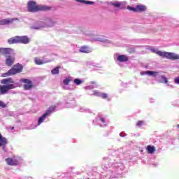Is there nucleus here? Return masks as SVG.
<instances>
[{
    "instance_id": "c756f323",
    "label": "nucleus",
    "mask_w": 179,
    "mask_h": 179,
    "mask_svg": "<svg viewBox=\"0 0 179 179\" xmlns=\"http://www.w3.org/2000/svg\"><path fill=\"white\" fill-rule=\"evenodd\" d=\"M42 27H45V25H44V24L43 23H40L38 25L31 27V29H42Z\"/></svg>"
},
{
    "instance_id": "412c9836",
    "label": "nucleus",
    "mask_w": 179,
    "mask_h": 179,
    "mask_svg": "<svg viewBox=\"0 0 179 179\" xmlns=\"http://www.w3.org/2000/svg\"><path fill=\"white\" fill-rule=\"evenodd\" d=\"M13 20L11 19H3L0 20V26H6V24H10Z\"/></svg>"
},
{
    "instance_id": "6e6552de",
    "label": "nucleus",
    "mask_w": 179,
    "mask_h": 179,
    "mask_svg": "<svg viewBox=\"0 0 179 179\" xmlns=\"http://www.w3.org/2000/svg\"><path fill=\"white\" fill-rule=\"evenodd\" d=\"M55 110V108L54 106H52L48 108V110L42 115L41 116L38 120V125H40L41 124H43L45 120H47V117L50 116L51 113Z\"/></svg>"
},
{
    "instance_id": "f8f14e48",
    "label": "nucleus",
    "mask_w": 179,
    "mask_h": 179,
    "mask_svg": "<svg viewBox=\"0 0 179 179\" xmlns=\"http://www.w3.org/2000/svg\"><path fill=\"white\" fill-rule=\"evenodd\" d=\"M34 61L36 65H43L44 64H48V62H51L52 60L48 59H41L40 57H35Z\"/></svg>"
},
{
    "instance_id": "2eb2a0df",
    "label": "nucleus",
    "mask_w": 179,
    "mask_h": 179,
    "mask_svg": "<svg viewBox=\"0 0 179 179\" xmlns=\"http://www.w3.org/2000/svg\"><path fill=\"white\" fill-rule=\"evenodd\" d=\"M80 52H82L83 54H90L92 52V50L90 47L87 45H83L81 46L79 49Z\"/></svg>"
},
{
    "instance_id": "0eeeda50",
    "label": "nucleus",
    "mask_w": 179,
    "mask_h": 179,
    "mask_svg": "<svg viewBox=\"0 0 179 179\" xmlns=\"http://www.w3.org/2000/svg\"><path fill=\"white\" fill-rule=\"evenodd\" d=\"M72 82L71 77H66L63 80V89L65 90H73L75 89V85H69Z\"/></svg>"
},
{
    "instance_id": "c85d7f7f",
    "label": "nucleus",
    "mask_w": 179,
    "mask_h": 179,
    "mask_svg": "<svg viewBox=\"0 0 179 179\" xmlns=\"http://www.w3.org/2000/svg\"><path fill=\"white\" fill-rule=\"evenodd\" d=\"M77 2H80V3H85V5H93L92 1H89L86 0H76Z\"/></svg>"
},
{
    "instance_id": "a19ab883",
    "label": "nucleus",
    "mask_w": 179,
    "mask_h": 179,
    "mask_svg": "<svg viewBox=\"0 0 179 179\" xmlns=\"http://www.w3.org/2000/svg\"><path fill=\"white\" fill-rule=\"evenodd\" d=\"M67 107H72V106H67Z\"/></svg>"
},
{
    "instance_id": "79ce46f5",
    "label": "nucleus",
    "mask_w": 179,
    "mask_h": 179,
    "mask_svg": "<svg viewBox=\"0 0 179 179\" xmlns=\"http://www.w3.org/2000/svg\"><path fill=\"white\" fill-rule=\"evenodd\" d=\"M177 127H178V128H179V124H178V126H177Z\"/></svg>"
},
{
    "instance_id": "7c9ffc66",
    "label": "nucleus",
    "mask_w": 179,
    "mask_h": 179,
    "mask_svg": "<svg viewBox=\"0 0 179 179\" xmlns=\"http://www.w3.org/2000/svg\"><path fill=\"white\" fill-rule=\"evenodd\" d=\"M91 96H96V97H100L101 96V92L97 90H94L92 92V94H90Z\"/></svg>"
},
{
    "instance_id": "7ed1b4c3",
    "label": "nucleus",
    "mask_w": 179,
    "mask_h": 179,
    "mask_svg": "<svg viewBox=\"0 0 179 179\" xmlns=\"http://www.w3.org/2000/svg\"><path fill=\"white\" fill-rule=\"evenodd\" d=\"M85 38L90 41H98L99 43H103V44H110L111 41L107 39L106 37L101 35H94V33L87 31L85 33Z\"/></svg>"
},
{
    "instance_id": "423d86ee",
    "label": "nucleus",
    "mask_w": 179,
    "mask_h": 179,
    "mask_svg": "<svg viewBox=\"0 0 179 179\" xmlns=\"http://www.w3.org/2000/svg\"><path fill=\"white\" fill-rule=\"evenodd\" d=\"M23 159L19 156H13L6 159V162L8 166H17L22 163Z\"/></svg>"
},
{
    "instance_id": "c9c22d12",
    "label": "nucleus",
    "mask_w": 179,
    "mask_h": 179,
    "mask_svg": "<svg viewBox=\"0 0 179 179\" xmlns=\"http://www.w3.org/2000/svg\"><path fill=\"white\" fill-rule=\"evenodd\" d=\"M0 107H2L3 108L6 107V105L3 101H0Z\"/></svg>"
},
{
    "instance_id": "39448f33",
    "label": "nucleus",
    "mask_w": 179,
    "mask_h": 179,
    "mask_svg": "<svg viewBox=\"0 0 179 179\" xmlns=\"http://www.w3.org/2000/svg\"><path fill=\"white\" fill-rule=\"evenodd\" d=\"M23 69V66L21 64H15L13 66L12 69L9 70L8 73L2 74L3 78H6L7 76H10V75H16V73H20Z\"/></svg>"
},
{
    "instance_id": "4c0bfd02",
    "label": "nucleus",
    "mask_w": 179,
    "mask_h": 179,
    "mask_svg": "<svg viewBox=\"0 0 179 179\" xmlns=\"http://www.w3.org/2000/svg\"><path fill=\"white\" fill-rule=\"evenodd\" d=\"M108 167H110V165H108V166H105L106 169H108Z\"/></svg>"
},
{
    "instance_id": "72a5a7b5",
    "label": "nucleus",
    "mask_w": 179,
    "mask_h": 179,
    "mask_svg": "<svg viewBox=\"0 0 179 179\" xmlns=\"http://www.w3.org/2000/svg\"><path fill=\"white\" fill-rule=\"evenodd\" d=\"M145 124V121L143 120H140L138 122H137V127H142V125H144Z\"/></svg>"
},
{
    "instance_id": "2f4dec72",
    "label": "nucleus",
    "mask_w": 179,
    "mask_h": 179,
    "mask_svg": "<svg viewBox=\"0 0 179 179\" xmlns=\"http://www.w3.org/2000/svg\"><path fill=\"white\" fill-rule=\"evenodd\" d=\"M51 72L52 75H58L59 73V67L55 68Z\"/></svg>"
},
{
    "instance_id": "f704fd0d",
    "label": "nucleus",
    "mask_w": 179,
    "mask_h": 179,
    "mask_svg": "<svg viewBox=\"0 0 179 179\" xmlns=\"http://www.w3.org/2000/svg\"><path fill=\"white\" fill-rule=\"evenodd\" d=\"M35 128H37V125H36V124H31V125L29 127V129H35Z\"/></svg>"
},
{
    "instance_id": "ddd939ff",
    "label": "nucleus",
    "mask_w": 179,
    "mask_h": 179,
    "mask_svg": "<svg viewBox=\"0 0 179 179\" xmlns=\"http://www.w3.org/2000/svg\"><path fill=\"white\" fill-rule=\"evenodd\" d=\"M94 122H96V124L100 127H106V125H107V122L106 121V119L101 116L97 117Z\"/></svg>"
},
{
    "instance_id": "e433bc0d",
    "label": "nucleus",
    "mask_w": 179,
    "mask_h": 179,
    "mask_svg": "<svg viewBox=\"0 0 179 179\" xmlns=\"http://www.w3.org/2000/svg\"><path fill=\"white\" fill-rule=\"evenodd\" d=\"M81 110V112H83V111H88V113H90V110H89V109H83V108H81L80 109Z\"/></svg>"
},
{
    "instance_id": "a211bd4d",
    "label": "nucleus",
    "mask_w": 179,
    "mask_h": 179,
    "mask_svg": "<svg viewBox=\"0 0 179 179\" xmlns=\"http://www.w3.org/2000/svg\"><path fill=\"white\" fill-rule=\"evenodd\" d=\"M125 2H119L117 1H111L110 3V5H113V6H114L115 8H122L124 6V5H125Z\"/></svg>"
},
{
    "instance_id": "b1692460",
    "label": "nucleus",
    "mask_w": 179,
    "mask_h": 179,
    "mask_svg": "<svg viewBox=\"0 0 179 179\" xmlns=\"http://www.w3.org/2000/svg\"><path fill=\"white\" fill-rule=\"evenodd\" d=\"M155 151H156V148H155V146H152V145L147 146V152L150 155H153V153H155Z\"/></svg>"
},
{
    "instance_id": "cd10ccee",
    "label": "nucleus",
    "mask_w": 179,
    "mask_h": 179,
    "mask_svg": "<svg viewBox=\"0 0 179 179\" xmlns=\"http://www.w3.org/2000/svg\"><path fill=\"white\" fill-rule=\"evenodd\" d=\"M73 83L76 86H80V85H82V83H83V80H80L79 78H76V79H74Z\"/></svg>"
},
{
    "instance_id": "f03ea898",
    "label": "nucleus",
    "mask_w": 179,
    "mask_h": 179,
    "mask_svg": "<svg viewBox=\"0 0 179 179\" xmlns=\"http://www.w3.org/2000/svg\"><path fill=\"white\" fill-rule=\"evenodd\" d=\"M147 49L150 50L152 52L157 54L159 57H162L163 58H166V59H171V61H176V59H179V55L174 52H167L160 51L154 47L147 46Z\"/></svg>"
},
{
    "instance_id": "bb28decb",
    "label": "nucleus",
    "mask_w": 179,
    "mask_h": 179,
    "mask_svg": "<svg viewBox=\"0 0 179 179\" xmlns=\"http://www.w3.org/2000/svg\"><path fill=\"white\" fill-rule=\"evenodd\" d=\"M55 25V22L52 20H48L46 22V26L47 27H52L53 26Z\"/></svg>"
},
{
    "instance_id": "dca6fc26",
    "label": "nucleus",
    "mask_w": 179,
    "mask_h": 179,
    "mask_svg": "<svg viewBox=\"0 0 179 179\" xmlns=\"http://www.w3.org/2000/svg\"><path fill=\"white\" fill-rule=\"evenodd\" d=\"M12 52H13V50L11 48H0V55H9Z\"/></svg>"
},
{
    "instance_id": "393cba45",
    "label": "nucleus",
    "mask_w": 179,
    "mask_h": 179,
    "mask_svg": "<svg viewBox=\"0 0 179 179\" xmlns=\"http://www.w3.org/2000/svg\"><path fill=\"white\" fill-rule=\"evenodd\" d=\"M158 80L160 83H165L166 85L169 83V80H167V78H166V76H159Z\"/></svg>"
},
{
    "instance_id": "1a4fd4ad",
    "label": "nucleus",
    "mask_w": 179,
    "mask_h": 179,
    "mask_svg": "<svg viewBox=\"0 0 179 179\" xmlns=\"http://www.w3.org/2000/svg\"><path fill=\"white\" fill-rule=\"evenodd\" d=\"M110 167L113 173H117V174H121V172L124 170V165L122 163L115 162L112 164Z\"/></svg>"
},
{
    "instance_id": "a878e982",
    "label": "nucleus",
    "mask_w": 179,
    "mask_h": 179,
    "mask_svg": "<svg viewBox=\"0 0 179 179\" xmlns=\"http://www.w3.org/2000/svg\"><path fill=\"white\" fill-rule=\"evenodd\" d=\"M97 85L94 83H92L90 85H87L84 87L85 90H92V89H96Z\"/></svg>"
},
{
    "instance_id": "4468645a",
    "label": "nucleus",
    "mask_w": 179,
    "mask_h": 179,
    "mask_svg": "<svg viewBox=\"0 0 179 179\" xmlns=\"http://www.w3.org/2000/svg\"><path fill=\"white\" fill-rule=\"evenodd\" d=\"M20 82L25 83L24 85V88L25 90H30V89L33 87V83H31V81H30L29 79H21Z\"/></svg>"
},
{
    "instance_id": "f3484780",
    "label": "nucleus",
    "mask_w": 179,
    "mask_h": 179,
    "mask_svg": "<svg viewBox=\"0 0 179 179\" xmlns=\"http://www.w3.org/2000/svg\"><path fill=\"white\" fill-rule=\"evenodd\" d=\"M141 75H148V76H152L153 78H157V76L159 75V72L157 71H142L141 72Z\"/></svg>"
},
{
    "instance_id": "9d476101",
    "label": "nucleus",
    "mask_w": 179,
    "mask_h": 179,
    "mask_svg": "<svg viewBox=\"0 0 179 179\" xmlns=\"http://www.w3.org/2000/svg\"><path fill=\"white\" fill-rule=\"evenodd\" d=\"M127 9L131 12H136L142 13V12L146 11L147 7L145 5H137L136 7L128 6Z\"/></svg>"
},
{
    "instance_id": "9b49d317",
    "label": "nucleus",
    "mask_w": 179,
    "mask_h": 179,
    "mask_svg": "<svg viewBox=\"0 0 179 179\" xmlns=\"http://www.w3.org/2000/svg\"><path fill=\"white\" fill-rule=\"evenodd\" d=\"M8 145V140L0 134V148L3 152H8L6 145Z\"/></svg>"
},
{
    "instance_id": "4be33fe9",
    "label": "nucleus",
    "mask_w": 179,
    "mask_h": 179,
    "mask_svg": "<svg viewBox=\"0 0 179 179\" xmlns=\"http://www.w3.org/2000/svg\"><path fill=\"white\" fill-rule=\"evenodd\" d=\"M19 41V36H15L8 39V42L9 44H17V43H20Z\"/></svg>"
},
{
    "instance_id": "20e7f679",
    "label": "nucleus",
    "mask_w": 179,
    "mask_h": 179,
    "mask_svg": "<svg viewBox=\"0 0 179 179\" xmlns=\"http://www.w3.org/2000/svg\"><path fill=\"white\" fill-rule=\"evenodd\" d=\"M28 12H40V10H50V7L48 6L37 5L36 1L31 0L27 3Z\"/></svg>"
},
{
    "instance_id": "f257e3e1",
    "label": "nucleus",
    "mask_w": 179,
    "mask_h": 179,
    "mask_svg": "<svg viewBox=\"0 0 179 179\" xmlns=\"http://www.w3.org/2000/svg\"><path fill=\"white\" fill-rule=\"evenodd\" d=\"M1 83L5 85H0V94H6L9 90L20 87V82L14 81L12 78H5L1 81Z\"/></svg>"
},
{
    "instance_id": "37998d69",
    "label": "nucleus",
    "mask_w": 179,
    "mask_h": 179,
    "mask_svg": "<svg viewBox=\"0 0 179 179\" xmlns=\"http://www.w3.org/2000/svg\"><path fill=\"white\" fill-rule=\"evenodd\" d=\"M14 127H12L11 129H13Z\"/></svg>"
},
{
    "instance_id": "6ab92c4d",
    "label": "nucleus",
    "mask_w": 179,
    "mask_h": 179,
    "mask_svg": "<svg viewBox=\"0 0 179 179\" xmlns=\"http://www.w3.org/2000/svg\"><path fill=\"white\" fill-rule=\"evenodd\" d=\"M15 62V57L8 56L6 59V64L8 66H12Z\"/></svg>"
},
{
    "instance_id": "473e14b6",
    "label": "nucleus",
    "mask_w": 179,
    "mask_h": 179,
    "mask_svg": "<svg viewBox=\"0 0 179 179\" xmlns=\"http://www.w3.org/2000/svg\"><path fill=\"white\" fill-rule=\"evenodd\" d=\"M100 97H101L102 99H107V100L108 101H110V99L108 98V94H106V93H101V96Z\"/></svg>"
},
{
    "instance_id": "58836bf2",
    "label": "nucleus",
    "mask_w": 179,
    "mask_h": 179,
    "mask_svg": "<svg viewBox=\"0 0 179 179\" xmlns=\"http://www.w3.org/2000/svg\"><path fill=\"white\" fill-rule=\"evenodd\" d=\"M111 177H118V176H115L114 175H111Z\"/></svg>"
},
{
    "instance_id": "aec40b11",
    "label": "nucleus",
    "mask_w": 179,
    "mask_h": 179,
    "mask_svg": "<svg viewBox=\"0 0 179 179\" xmlns=\"http://www.w3.org/2000/svg\"><path fill=\"white\" fill-rule=\"evenodd\" d=\"M19 43H21L22 44H27L30 42V39L26 36H19Z\"/></svg>"
},
{
    "instance_id": "ea45409f",
    "label": "nucleus",
    "mask_w": 179,
    "mask_h": 179,
    "mask_svg": "<svg viewBox=\"0 0 179 179\" xmlns=\"http://www.w3.org/2000/svg\"><path fill=\"white\" fill-rule=\"evenodd\" d=\"M120 136H122V134H121V133L120 134Z\"/></svg>"
},
{
    "instance_id": "5701e85b",
    "label": "nucleus",
    "mask_w": 179,
    "mask_h": 179,
    "mask_svg": "<svg viewBox=\"0 0 179 179\" xmlns=\"http://www.w3.org/2000/svg\"><path fill=\"white\" fill-rule=\"evenodd\" d=\"M117 61H119V62H127V61H128V57H127L126 55H122L117 56Z\"/></svg>"
}]
</instances>
